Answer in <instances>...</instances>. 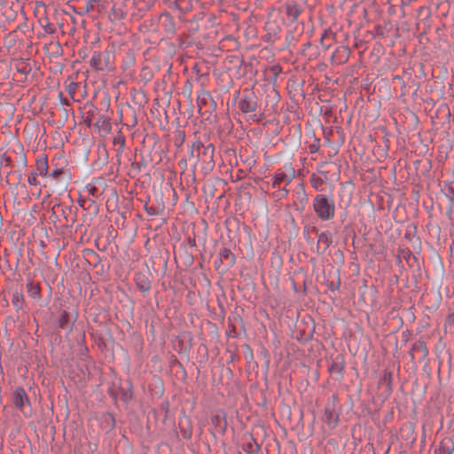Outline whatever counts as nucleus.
Masks as SVG:
<instances>
[{
	"label": "nucleus",
	"instance_id": "nucleus-19",
	"mask_svg": "<svg viewBox=\"0 0 454 454\" xmlns=\"http://www.w3.org/2000/svg\"><path fill=\"white\" fill-rule=\"evenodd\" d=\"M67 313L66 311H64L60 317V319H59V325L60 327L64 328L66 326V323L67 321Z\"/></svg>",
	"mask_w": 454,
	"mask_h": 454
},
{
	"label": "nucleus",
	"instance_id": "nucleus-1",
	"mask_svg": "<svg viewBox=\"0 0 454 454\" xmlns=\"http://www.w3.org/2000/svg\"><path fill=\"white\" fill-rule=\"evenodd\" d=\"M313 209L320 220L329 221L335 215L334 200L325 194H317L313 200Z\"/></svg>",
	"mask_w": 454,
	"mask_h": 454
},
{
	"label": "nucleus",
	"instance_id": "nucleus-23",
	"mask_svg": "<svg viewBox=\"0 0 454 454\" xmlns=\"http://www.w3.org/2000/svg\"><path fill=\"white\" fill-rule=\"evenodd\" d=\"M4 162L5 166H10L11 165L10 158L4 159Z\"/></svg>",
	"mask_w": 454,
	"mask_h": 454
},
{
	"label": "nucleus",
	"instance_id": "nucleus-4",
	"mask_svg": "<svg viewBox=\"0 0 454 454\" xmlns=\"http://www.w3.org/2000/svg\"><path fill=\"white\" fill-rule=\"evenodd\" d=\"M295 171L289 164L284 167V169L278 170L274 175L272 183L273 187H278L281 184H289L294 178Z\"/></svg>",
	"mask_w": 454,
	"mask_h": 454
},
{
	"label": "nucleus",
	"instance_id": "nucleus-2",
	"mask_svg": "<svg viewBox=\"0 0 454 454\" xmlns=\"http://www.w3.org/2000/svg\"><path fill=\"white\" fill-rule=\"evenodd\" d=\"M12 403L25 416L31 415V406L28 396L23 387H17L12 392Z\"/></svg>",
	"mask_w": 454,
	"mask_h": 454
},
{
	"label": "nucleus",
	"instance_id": "nucleus-11",
	"mask_svg": "<svg viewBox=\"0 0 454 454\" xmlns=\"http://www.w3.org/2000/svg\"><path fill=\"white\" fill-rule=\"evenodd\" d=\"M211 98L210 94L207 91L202 90L198 95L197 104L200 109L202 108L203 106H206L207 101Z\"/></svg>",
	"mask_w": 454,
	"mask_h": 454
},
{
	"label": "nucleus",
	"instance_id": "nucleus-18",
	"mask_svg": "<svg viewBox=\"0 0 454 454\" xmlns=\"http://www.w3.org/2000/svg\"><path fill=\"white\" fill-rule=\"evenodd\" d=\"M27 182L30 185H37L39 184L37 181V173L32 172L27 178Z\"/></svg>",
	"mask_w": 454,
	"mask_h": 454
},
{
	"label": "nucleus",
	"instance_id": "nucleus-3",
	"mask_svg": "<svg viewBox=\"0 0 454 454\" xmlns=\"http://www.w3.org/2000/svg\"><path fill=\"white\" fill-rule=\"evenodd\" d=\"M112 55L109 51H95L90 60V66L96 70H105L111 67Z\"/></svg>",
	"mask_w": 454,
	"mask_h": 454
},
{
	"label": "nucleus",
	"instance_id": "nucleus-13",
	"mask_svg": "<svg viewBox=\"0 0 454 454\" xmlns=\"http://www.w3.org/2000/svg\"><path fill=\"white\" fill-rule=\"evenodd\" d=\"M440 451H442V454H451L453 450V444L450 440H443L441 443Z\"/></svg>",
	"mask_w": 454,
	"mask_h": 454
},
{
	"label": "nucleus",
	"instance_id": "nucleus-21",
	"mask_svg": "<svg viewBox=\"0 0 454 454\" xmlns=\"http://www.w3.org/2000/svg\"><path fill=\"white\" fill-rule=\"evenodd\" d=\"M325 416H326V419L331 421L332 419H333V412L329 410V409H325Z\"/></svg>",
	"mask_w": 454,
	"mask_h": 454
},
{
	"label": "nucleus",
	"instance_id": "nucleus-8",
	"mask_svg": "<svg viewBox=\"0 0 454 454\" xmlns=\"http://www.w3.org/2000/svg\"><path fill=\"white\" fill-rule=\"evenodd\" d=\"M27 292L28 295L35 300H39L41 297V288L38 284L29 282L27 285Z\"/></svg>",
	"mask_w": 454,
	"mask_h": 454
},
{
	"label": "nucleus",
	"instance_id": "nucleus-14",
	"mask_svg": "<svg viewBox=\"0 0 454 454\" xmlns=\"http://www.w3.org/2000/svg\"><path fill=\"white\" fill-rule=\"evenodd\" d=\"M36 170L38 172V175L40 176H46L48 171V164L47 161L44 160H38L36 162Z\"/></svg>",
	"mask_w": 454,
	"mask_h": 454
},
{
	"label": "nucleus",
	"instance_id": "nucleus-17",
	"mask_svg": "<svg viewBox=\"0 0 454 454\" xmlns=\"http://www.w3.org/2000/svg\"><path fill=\"white\" fill-rule=\"evenodd\" d=\"M64 172L62 169L60 168H57V169H54L52 170L51 173H50V177L53 178L56 180V182H59V177L61 176H63Z\"/></svg>",
	"mask_w": 454,
	"mask_h": 454
},
{
	"label": "nucleus",
	"instance_id": "nucleus-20",
	"mask_svg": "<svg viewBox=\"0 0 454 454\" xmlns=\"http://www.w3.org/2000/svg\"><path fill=\"white\" fill-rule=\"evenodd\" d=\"M214 146L212 145H208L207 146H206L204 148V153L205 154H210V158L212 159L213 158V153H214Z\"/></svg>",
	"mask_w": 454,
	"mask_h": 454
},
{
	"label": "nucleus",
	"instance_id": "nucleus-24",
	"mask_svg": "<svg viewBox=\"0 0 454 454\" xmlns=\"http://www.w3.org/2000/svg\"><path fill=\"white\" fill-rule=\"evenodd\" d=\"M163 18H164L166 20L170 21V16H169V15L166 14V15H164V16H163Z\"/></svg>",
	"mask_w": 454,
	"mask_h": 454
},
{
	"label": "nucleus",
	"instance_id": "nucleus-16",
	"mask_svg": "<svg viewBox=\"0 0 454 454\" xmlns=\"http://www.w3.org/2000/svg\"><path fill=\"white\" fill-rule=\"evenodd\" d=\"M16 42V31H12L11 33H9L5 38H4V43L5 44H7L9 47L10 46H12Z\"/></svg>",
	"mask_w": 454,
	"mask_h": 454
},
{
	"label": "nucleus",
	"instance_id": "nucleus-9",
	"mask_svg": "<svg viewBox=\"0 0 454 454\" xmlns=\"http://www.w3.org/2000/svg\"><path fill=\"white\" fill-rule=\"evenodd\" d=\"M137 286L143 293H147L151 289V282L144 275H139L137 278Z\"/></svg>",
	"mask_w": 454,
	"mask_h": 454
},
{
	"label": "nucleus",
	"instance_id": "nucleus-15",
	"mask_svg": "<svg viewBox=\"0 0 454 454\" xmlns=\"http://www.w3.org/2000/svg\"><path fill=\"white\" fill-rule=\"evenodd\" d=\"M318 242H323L328 246L332 242L331 233L328 231L321 232L318 237Z\"/></svg>",
	"mask_w": 454,
	"mask_h": 454
},
{
	"label": "nucleus",
	"instance_id": "nucleus-10",
	"mask_svg": "<svg viewBox=\"0 0 454 454\" xmlns=\"http://www.w3.org/2000/svg\"><path fill=\"white\" fill-rule=\"evenodd\" d=\"M24 295L20 292H14L12 298V303L16 309H21L23 307Z\"/></svg>",
	"mask_w": 454,
	"mask_h": 454
},
{
	"label": "nucleus",
	"instance_id": "nucleus-7",
	"mask_svg": "<svg viewBox=\"0 0 454 454\" xmlns=\"http://www.w3.org/2000/svg\"><path fill=\"white\" fill-rule=\"evenodd\" d=\"M286 13L291 21H295L301 13V10L297 4L288 3L286 4Z\"/></svg>",
	"mask_w": 454,
	"mask_h": 454
},
{
	"label": "nucleus",
	"instance_id": "nucleus-5",
	"mask_svg": "<svg viewBox=\"0 0 454 454\" xmlns=\"http://www.w3.org/2000/svg\"><path fill=\"white\" fill-rule=\"evenodd\" d=\"M239 109L245 113H253L257 108V98L254 93L244 94L239 103Z\"/></svg>",
	"mask_w": 454,
	"mask_h": 454
},
{
	"label": "nucleus",
	"instance_id": "nucleus-22",
	"mask_svg": "<svg viewBox=\"0 0 454 454\" xmlns=\"http://www.w3.org/2000/svg\"><path fill=\"white\" fill-rule=\"evenodd\" d=\"M114 142H115V143H117V142H118V143H121V145H124V142H125V139H124V137H123L122 136H120L119 137H116V138L114 139Z\"/></svg>",
	"mask_w": 454,
	"mask_h": 454
},
{
	"label": "nucleus",
	"instance_id": "nucleus-6",
	"mask_svg": "<svg viewBox=\"0 0 454 454\" xmlns=\"http://www.w3.org/2000/svg\"><path fill=\"white\" fill-rule=\"evenodd\" d=\"M219 262L226 267H231L235 263V255L226 247H223L219 251Z\"/></svg>",
	"mask_w": 454,
	"mask_h": 454
},
{
	"label": "nucleus",
	"instance_id": "nucleus-12",
	"mask_svg": "<svg viewBox=\"0 0 454 454\" xmlns=\"http://www.w3.org/2000/svg\"><path fill=\"white\" fill-rule=\"evenodd\" d=\"M310 183L315 190L321 191L325 182L324 179L320 176H317L316 174H312L310 176Z\"/></svg>",
	"mask_w": 454,
	"mask_h": 454
}]
</instances>
